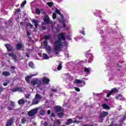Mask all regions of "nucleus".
I'll return each mask as SVG.
<instances>
[{
    "mask_svg": "<svg viewBox=\"0 0 126 126\" xmlns=\"http://www.w3.org/2000/svg\"><path fill=\"white\" fill-rule=\"evenodd\" d=\"M58 40H56L54 43V49L55 51H59L60 49L63 47V42H62V40L63 41H65V36L63 32H60L58 35Z\"/></svg>",
    "mask_w": 126,
    "mask_h": 126,
    "instance_id": "obj_1",
    "label": "nucleus"
},
{
    "mask_svg": "<svg viewBox=\"0 0 126 126\" xmlns=\"http://www.w3.org/2000/svg\"><path fill=\"white\" fill-rule=\"evenodd\" d=\"M43 46L45 47V49L47 52V54H51L52 53V48L50 46H48V40H45L43 42Z\"/></svg>",
    "mask_w": 126,
    "mask_h": 126,
    "instance_id": "obj_2",
    "label": "nucleus"
},
{
    "mask_svg": "<svg viewBox=\"0 0 126 126\" xmlns=\"http://www.w3.org/2000/svg\"><path fill=\"white\" fill-rule=\"evenodd\" d=\"M108 115L109 113H108V112L103 111L101 112L98 117L99 120H101V121H99V123H103V119H104V118H106V116H108Z\"/></svg>",
    "mask_w": 126,
    "mask_h": 126,
    "instance_id": "obj_3",
    "label": "nucleus"
},
{
    "mask_svg": "<svg viewBox=\"0 0 126 126\" xmlns=\"http://www.w3.org/2000/svg\"><path fill=\"white\" fill-rule=\"evenodd\" d=\"M38 109L37 108L31 109L28 112V115L29 116V117H33V116H35V115L38 113Z\"/></svg>",
    "mask_w": 126,
    "mask_h": 126,
    "instance_id": "obj_4",
    "label": "nucleus"
},
{
    "mask_svg": "<svg viewBox=\"0 0 126 126\" xmlns=\"http://www.w3.org/2000/svg\"><path fill=\"white\" fill-rule=\"evenodd\" d=\"M119 92V90L117 89L116 88H114L111 89V91L108 93V94L107 95V98H109L113 93H118Z\"/></svg>",
    "mask_w": 126,
    "mask_h": 126,
    "instance_id": "obj_5",
    "label": "nucleus"
},
{
    "mask_svg": "<svg viewBox=\"0 0 126 126\" xmlns=\"http://www.w3.org/2000/svg\"><path fill=\"white\" fill-rule=\"evenodd\" d=\"M5 48L7 49V52H12L13 50V46L9 43H6L4 44Z\"/></svg>",
    "mask_w": 126,
    "mask_h": 126,
    "instance_id": "obj_6",
    "label": "nucleus"
},
{
    "mask_svg": "<svg viewBox=\"0 0 126 126\" xmlns=\"http://www.w3.org/2000/svg\"><path fill=\"white\" fill-rule=\"evenodd\" d=\"M36 75H38V73L32 74L30 76H27V77H25V80L26 82H27V83H29V82H30L31 78H32V76H36Z\"/></svg>",
    "mask_w": 126,
    "mask_h": 126,
    "instance_id": "obj_7",
    "label": "nucleus"
},
{
    "mask_svg": "<svg viewBox=\"0 0 126 126\" xmlns=\"http://www.w3.org/2000/svg\"><path fill=\"white\" fill-rule=\"evenodd\" d=\"M54 111L57 114V113H60V112H62L63 111V109H62V107H61V106L57 105L54 107Z\"/></svg>",
    "mask_w": 126,
    "mask_h": 126,
    "instance_id": "obj_8",
    "label": "nucleus"
},
{
    "mask_svg": "<svg viewBox=\"0 0 126 126\" xmlns=\"http://www.w3.org/2000/svg\"><path fill=\"white\" fill-rule=\"evenodd\" d=\"M32 85H36L37 84H41V80L36 79L35 80H32L31 82Z\"/></svg>",
    "mask_w": 126,
    "mask_h": 126,
    "instance_id": "obj_9",
    "label": "nucleus"
},
{
    "mask_svg": "<svg viewBox=\"0 0 126 126\" xmlns=\"http://www.w3.org/2000/svg\"><path fill=\"white\" fill-rule=\"evenodd\" d=\"M11 91L12 92H17V91H18L19 92H21V93H22V92H23V90H22V88L20 87H16L13 89L11 90Z\"/></svg>",
    "mask_w": 126,
    "mask_h": 126,
    "instance_id": "obj_10",
    "label": "nucleus"
},
{
    "mask_svg": "<svg viewBox=\"0 0 126 126\" xmlns=\"http://www.w3.org/2000/svg\"><path fill=\"white\" fill-rule=\"evenodd\" d=\"M16 49L19 51H22V49H23V45H22V43H18L16 45Z\"/></svg>",
    "mask_w": 126,
    "mask_h": 126,
    "instance_id": "obj_11",
    "label": "nucleus"
},
{
    "mask_svg": "<svg viewBox=\"0 0 126 126\" xmlns=\"http://www.w3.org/2000/svg\"><path fill=\"white\" fill-rule=\"evenodd\" d=\"M8 56L9 57H11L15 62H17V56L14 53H9Z\"/></svg>",
    "mask_w": 126,
    "mask_h": 126,
    "instance_id": "obj_12",
    "label": "nucleus"
},
{
    "mask_svg": "<svg viewBox=\"0 0 126 126\" xmlns=\"http://www.w3.org/2000/svg\"><path fill=\"white\" fill-rule=\"evenodd\" d=\"M55 13H57V14H59L61 17V19H63L64 18V16H63V15L61 12L60 10H59L58 8H56L55 10Z\"/></svg>",
    "mask_w": 126,
    "mask_h": 126,
    "instance_id": "obj_13",
    "label": "nucleus"
},
{
    "mask_svg": "<svg viewBox=\"0 0 126 126\" xmlns=\"http://www.w3.org/2000/svg\"><path fill=\"white\" fill-rule=\"evenodd\" d=\"M13 124V119L8 120L6 124V126H11Z\"/></svg>",
    "mask_w": 126,
    "mask_h": 126,
    "instance_id": "obj_14",
    "label": "nucleus"
},
{
    "mask_svg": "<svg viewBox=\"0 0 126 126\" xmlns=\"http://www.w3.org/2000/svg\"><path fill=\"white\" fill-rule=\"evenodd\" d=\"M42 82L43 83H45V84H48L50 82V79L44 77L42 79Z\"/></svg>",
    "mask_w": 126,
    "mask_h": 126,
    "instance_id": "obj_15",
    "label": "nucleus"
},
{
    "mask_svg": "<svg viewBox=\"0 0 126 126\" xmlns=\"http://www.w3.org/2000/svg\"><path fill=\"white\" fill-rule=\"evenodd\" d=\"M32 23L34 24V26H35V28H37L38 27V25L39 24V21H37L36 19H33Z\"/></svg>",
    "mask_w": 126,
    "mask_h": 126,
    "instance_id": "obj_16",
    "label": "nucleus"
},
{
    "mask_svg": "<svg viewBox=\"0 0 126 126\" xmlns=\"http://www.w3.org/2000/svg\"><path fill=\"white\" fill-rule=\"evenodd\" d=\"M102 108L104 109V110H110V106H109L107 104L104 103L102 105Z\"/></svg>",
    "mask_w": 126,
    "mask_h": 126,
    "instance_id": "obj_17",
    "label": "nucleus"
},
{
    "mask_svg": "<svg viewBox=\"0 0 126 126\" xmlns=\"http://www.w3.org/2000/svg\"><path fill=\"white\" fill-rule=\"evenodd\" d=\"M43 20L46 24H48V23H49V21H50V17L46 15Z\"/></svg>",
    "mask_w": 126,
    "mask_h": 126,
    "instance_id": "obj_18",
    "label": "nucleus"
},
{
    "mask_svg": "<svg viewBox=\"0 0 126 126\" xmlns=\"http://www.w3.org/2000/svg\"><path fill=\"white\" fill-rule=\"evenodd\" d=\"M39 114L40 116H45V115H46V111H45L44 109L41 108L39 111Z\"/></svg>",
    "mask_w": 126,
    "mask_h": 126,
    "instance_id": "obj_19",
    "label": "nucleus"
},
{
    "mask_svg": "<svg viewBox=\"0 0 126 126\" xmlns=\"http://www.w3.org/2000/svg\"><path fill=\"white\" fill-rule=\"evenodd\" d=\"M57 115L58 116V117L60 118H63V116H64V113L63 112V111H62L60 113H57Z\"/></svg>",
    "mask_w": 126,
    "mask_h": 126,
    "instance_id": "obj_20",
    "label": "nucleus"
},
{
    "mask_svg": "<svg viewBox=\"0 0 126 126\" xmlns=\"http://www.w3.org/2000/svg\"><path fill=\"white\" fill-rule=\"evenodd\" d=\"M19 105H24L25 104V100L24 99H21L18 101Z\"/></svg>",
    "mask_w": 126,
    "mask_h": 126,
    "instance_id": "obj_21",
    "label": "nucleus"
},
{
    "mask_svg": "<svg viewBox=\"0 0 126 126\" xmlns=\"http://www.w3.org/2000/svg\"><path fill=\"white\" fill-rule=\"evenodd\" d=\"M70 124H72V120L71 119H68L67 120V122H66V126H69Z\"/></svg>",
    "mask_w": 126,
    "mask_h": 126,
    "instance_id": "obj_22",
    "label": "nucleus"
},
{
    "mask_svg": "<svg viewBox=\"0 0 126 126\" xmlns=\"http://www.w3.org/2000/svg\"><path fill=\"white\" fill-rule=\"evenodd\" d=\"M2 74L4 76H10V73L8 71H3L2 72Z\"/></svg>",
    "mask_w": 126,
    "mask_h": 126,
    "instance_id": "obj_23",
    "label": "nucleus"
},
{
    "mask_svg": "<svg viewBox=\"0 0 126 126\" xmlns=\"http://www.w3.org/2000/svg\"><path fill=\"white\" fill-rule=\"evenodd\" d=\"M26 122H27V119H26V117H23L22 119H21V123L23 125H25V123H26Z\"/></svg>",
    "mask_w": 126,
    "mask_h": 126,
    "instance_id": "obj_24",
    "label": "nucleus"
},
{
    "mask_svg": "<svg viewBox=\"0 0 126 126\" xmlns=\"http://www.w3.org/2000/svg\"><path fill=\"white\" fill-rule=\"evenodd\" d=\"M35 99H37V100H40L42 99V95L39 94H36L35 95Z\"/></svg>",
    "mask_w": 126,
    "mask_h": 126,
    "instance_id": "obj_25",
    "label": "nucleus"
},
{
    "mask_svg": "<svg viewBox=\"0 0 126 126\" xmlns=\"http://www.w3.org/2000/svg\"><path fill=\"white\" fill-rule=\"evenodd\" d=\"M28 65L31 67V68H34V63L32 62H30L29 63Z\"/></svg>",
    "mask_w": 126,
    "mask_h": 126,
    "instance_id": "obj_26",
    "label": "nucleus"
},
{
    "mask_svg": "<svg viewBox=\"0 0 126 126\" xmlns=\"http://www.w3.org/2000/svg\"><path fill=\"white\" fill-rule=\"evenodd\" d=\"M84 81H82L81 80H79V79H76L75 81V83H76V84H80V83H83Z\"/></svg>",
    "mask_w": 126,
    "mask_h": 126,
    "instance_id": "obj_27",
    "label": "nucleus"
},
{
    "mask_svg": "<svg viewBox=\"0 0 126 126\" xmlns=\"http://www.w3.org/2000/svg\"><path fill=\"white\" fill-rule=\"evenodd\" d=\"M51 36L50 35H45L43 37V39H44V40H49V39H51Z\"/></svg>",
    "mask_w": 126,
    "mask_h": 126,
    "instance_id": "obj_28",
    "label": "nucleus"
},
{
    "mask_svg": "<svg viewBox=\"0 0 126 126\" xmlns=\"http://www.w3.org/2000/svg\"><path fill=\"white\" fill-rule=\"evenodd\" d=\"M35 13L36 14H37V15H40V14H41V11H40V9H39L38 8H36Z\"/></svg>",
    "mask_w": 126,
    "mask_h": 126,
    "instance_id": "obj_29",
    "label": "nucleus"
},
{
    "mask_svg": "<svg viewBox=\"0 0 126 126\" xmlns=\"http://www.w3.org/2000/svg\"><path fill=\"white\" fill-rule=\"evenodd\" d=\"M43 58L44 59V60H49V57H48V55L46 54H43Z\"/></svg>",
    "mask_w": 126,
    "mask_h": 126,
    "instance_id": "obj_30",
    "label": "nucleus"
},
{
    "mask_svg": "<svg viewBox=\"0 0 126 126\" xmlns=\"http://www.w3.org/2000/svg\"><path fill=\"white\" fill-rule=\"evenodd\" d=\"M47 5H48V6H49V7H52V6H53V5H54V2H53L52 1L48 2Z\"/></svg>",
    "mask_w": 126,
    "mask_h": 126,
    "instance_id": "obj_31",
    "label": "nucleus"
},
{
    "mask_svg": "<svg viewBox=\"0 0 126 126\" xmlns=\"http://www.w3.org/2000/svg\"><path fill=\"white\" fill-rule=\"evenodd\" d=\"M122 97H123V95H122L121 94H118L116 95L115 99H116L117 100H119V98H122Z\"/></svg>",
    "mask_w": 126,
    "mask_h": 126,
    "instance_id": "obj_32",
    "label": "nucleus"
},
{
    "mask_svg": "<svg viewBox=\"0 0 126 126\" xmlns=\"http://www.w3.org/2000/svg\"><path fill=\"white\" fill-rule=\"evenodd\" d=\"M31 35V33L29 32V31H27V35L29 39H31V37H30V35Z\"/></svg>",
    "mask_w": 126,
    "mask_h": 126,
    "instance_id": "obj_33",
    "label": "nucleus"
},
{
    "mask_svg": "<svg viewBox=\"0 0 126 126\" xmlns=\"http://www.w3.org/2000/svg\"><path fill=\"white\" fill-rule=\"evenodd\" d=\"M62 67H63V66H62V63H60L57 67L58 70H61L62 69Z\"/></svg>",
    "mask_w": 126,
    "mask_h": 126,
    "instance_id": "obj_34",
    "label": "nucleus"
},
{
    "mask_svg": "<svg viewBox=\"0 0 126 126\" xmlns=\"http://www.w3.org/2000/svg\"><path fill=\"white\" fill-rule=\"evenodd\" d=\"M84 71L86 73H88V72H90V70H89V69L88 68L85 67V68H84Z\"/></svg>",
    "mask_w": 126,
    "mask_h": 126,
    "instance_id": "obj_35",
    "label": "nucleus"
},
{
    "mask_svg": "<svg viewBox=\"0 0 126 126\" xmlns=\"http://www.w3.org/2000/svg\"><path fill=\"white\" fill-rule=\"evenodd\" d=\"M26 4V0L24 1L21 4V7H23Z\"/></svg>",
    "mask_w": 126,
    "mask_h": 126,
    "instance_id": "obj_36",
    "label": "nucleus"
},
{
    "mask_svg": "<svg viewBox=\"0 0 126 126\" xmlns=\"http://www.w3.org/2000/svg\"><path fill=\"white\" fill-rule=\"evenodd\" d=\"M52 18L53 19H56L57 18V14L56 13H54L52 15Z\"/></svg>",
    "mask_w": 126,
    "mask_h": 126,
    "instance_id": "obj_37",
    "label": "nucleus"
},
{
    "mask_svg": "<svg viewBox=\"0 0 126 126\" xmlns=\"http://www.w3.org/2000/svg\"><path fill=\"white\" fill-rule=\"evenodd\" d=\"M62 22L63 23V27L65 28L66 26V25L65 24V23H64V19H62Z\"/></svg>",
    "mask_w": 126,
    "mask_h": 126,
    "instance_id": "obj_38",
    "label": "nucleus"
},
{
    "mask_svg": "<svg viewBox=\"0 0 126 126\" xmlns=\"http://www.w3.org/2000/svg\"><path fill=\"white\" fill-rule=\"evenodd\" d=\"M74 89L75 90V91H77V92H80V89L76 87H74Z\"/></svg>",
    "mask_w": 126,
    "mask_h": 126,
    "instance_id": "obj_39",
    "label": "nucleus"
},
{
    "mask_svg": "<svg viewBox=\"0 0 126 126\" xmlns=\"http://www.w3.org/2000/svg\"><path fill=\"white\" fill-rule=\"evenodd\" d=\"M6 81H7L6 83H4L3 84V86H7L8 83H9V80H7Z\"/></svg>",
    "mask_w": 126,
    "mask_h": 126,
    "instance_id": "obj_40",
    "label": "nucleus"
},
{
    "mask_svg": "<svg viewBox=\"0 0 126 126\" xmlns=\"http://www.w3.org/2000/svg\"><path fill=\"white\" fill-rule=\"evenodd\" d=\"M33 105H37V104H39V101L38 100H35L33 103Z\"/></svg>",
    "mask_w": 126,
    "mask_h": 126,
    "instance_id": "obj_41",
    "label": "nucleus"
},
{
    "mask_svg": "<svg viewBox=\"0 0 126 126\" xmlns=\"http://www.w3.org/2000/svg\"><path fill=\"white\" fill-rule=\"evenodd\" d=\"M10 106L11 107H14V102L10 101Z\"/></svg>",
    "mask_w": 126,
    "mask_h": 126,
    "instance_id": "obj_42",
    "label": "nucleus"
},
{
    "mask_svg": "<svg viewBox=\"0 0 126 126\" xmlns=\"http://www.w3.org/2000/svg\"><path fill=\"white\" fill-rule=\"evenodd\" d=\"M3 90H4V88H2V87H0V95L1 93L2 92V91H3Z\"/></svg>",
    "mask_w": 126,
    "mask_h": 126,
    "instance_id": "obj_43",
    "label": "nucleus"
},
{
    "mask_svg": "<svg viewBox=\"0 0 126 126\" xmlns=\"http://www.w3.org/2000/svg\"><path fill=\"white\" fill-rule=\"evenodd\" d=\"M30 27L31 29H33L34 28V26L33 25H32L31 23H29Z\"/></svg>",
    "mask_w": 126,
    "mask_h": 126,
    "instance_id": "obj_44",
    "label": "nucleus"
},
{
    "mask_svg": "<svg viewBox=\"0 0 126 126\" xmlns=\"http://www.w3.org/2000/svg\"><path fill=\"white\" fill-rule=\"evenodd\" d=\"M56 124H57V125L60 126V125H61V121H60V120H57L56 121Z\"/></svg>",
    "mask_w": 126,
    "mask_h": 126,
    "instance_id": "obj_45",
    "label": "nucleus"
},
{
    "mask_svg": "<svg viewBox=\"0 0 126 126\" xmlns=\"http://www.w3.org/2000/svg\"><path fill=\"white\" fill-rule=\"evenodd\" d=\"M114 121H112L108 126H114Z\"/></svg>",
    "mask_w": 126,
    "mask_h": 126,
    "instance_id": "obj_46",
    "label": "nucleus"
},
{
    "mask_svg": "<svg viewBox=\"0 0 126 126\" xmlns=\"http://www.w3.org/2000/svg\"><path fill=\"white\" fill-rule=\"evenodd\" d=\"M20 11H21V9H20V8H17L16 10V12H20Z\"/></svg>",
    "mask_w": 126,
    "mask_h": 126,
    "instance_id": "obj_47",
    "label": "nucleus"
},
{
    "mask_svg": "<svg viewBox=\"0 0 126 126\" xmlns=\"http://www.w3.org/2000/svg\"><path fill=\"white\" fill-rule=\"evenodd\" d=\"M26 57H27V58H29L30 57L29 52H27L26 53Z\"/></svg>",
    "mask_w": 126,
    "mask_h": 126,
    "instance_id": "obj_48",
    "label": "nucleus"
},
{
    "mask_svg": "<svg viewBox=\"0 0 126 126\" xmlns=\"http://www.w3.org/2000/svg\"><path fill=\"white\" fill-rule=\"evenodd\" d=\"M53 92H58V89H52L51 90Z\"/></svg>",
    "mask_w": 126,
    "mask_h": 126,
    "instance_id": "obj_49",
    "label": "nucleus"
},
{
    "mask_svg": "<svg viewBox=\"0 0 126 126\" xmlns=\"http://www.w3.org/2000/svg\"><path fill=\"white\" fill-rule=\"evenodd\" d=\"M51 117H53V118H55L56 116L55 115V113L54 112L51 113Z\"/></svg>",
    "mask_w": 126,
    "mask_h": 126,
    "instance_id": "obj_50",
    "label": "nucleus"
},
{
    "mask_svg": "<svg viewBox=\"0 0 126 126\" xmlns=\"http://www.w3.org/2000/svg\"><path fill=\"white\" fill-rule=\"evenodd\" d=\"M7 109H8V110H9V111H12V108H11V107H9V106H8V107H7Z\"/></svg>",
    "mask_w": 126,
    "mask_h": 126,
    "instance_id": "obj_51",
    "label": "nucleus"
},
{
    "mask_svg": "<svg viewBox=\"0 0 126 126\" xmlns=\"http://www.w3.org/2000/svg\"><path fill=\"white\" fill-rule=\"evenodd\" d=\"M44 126H48V123H47V122H44Z\"/></svg>",
    "mask_w": 126,
    "mask_h": 126,
    "instance_id": "obj_52",
    "label": "nucleus"
},
{
    "mask_svg": "<svg viewBox=\"0 0 126 126\" xmlns=\"http://www.w3.org/2000/svg\"><path fill=\"white\" fill-rule=\"evenodd\" d=\"M26 98L27 99H29L30 98V94H28L27 96H26Z\"/></svg>",
    "mask_w": 126,
    "mask_h": 126,
    "instance_id": "obj_53",
    "label": "nucleus"
},
{
    "mask_svg": "<svg viewBox=\"0 0 126 126\" xmlns=\"http://www.w3.org/2000/svg\"><path fill=\"white\" fill-rule=\"evenodd\" d=\"M11 69H13V70H14L15 69V67L14 66H11Z\"/></svg>",
    "mask_w": 126,
    "mask_h": 126,
    "instance_id": "obj_54",
    "label": "nucleus"
},
{
    "mask_svg": "<svg viewBox=\"0 0 126 126\" xmlns=\"http://www.w3.org/2000/svg\"><path fill=\"white\" fill-rule=\"evenodd\" d=\"M78 123V121H73L72 120V124H75V123Z\"/></svg>",
    "mask_w": 126,
    "mask_h": 126,
    "instance_id": "obj_55",
    "label": "nucleus"
},
{
    "mask_svg": "<svg viewBox=\"0 0 126 126\" xmlns=\"http://www.w3.org/2000/svg\"><path fill=\"white\" fill-rule=\"evenodd\" d=\"M47 114H48V115H50V114H51V110H48L47 111Z\"/></svg>",
    "mask_w": 126,
    "mask_h": 126,
    "instance_id": "obj_56",
    "label": "nucleus"
},
{
    "mask_svg": "<svg viewBox=\"0 0 126 126\" xmlns=\"http://www.w3.org/2000/svg\"><path fill=\"white\" fill-rule=\"evenodd\" d=\"M20 24L22 26H23V25H24V22H20Z\"/></svg>",
    "mask_w": 126,
    "mask_h": 126,
    "instance_id": "obj_57",
    "label": "nucleus"
},
{
    "mask_svg": "<svg viewBox=\"0 0 126 126\" xmlns=\"http://www.w3.org/2000/svg\"><path fill=\"white\" fill-rule=\"evenodd\" d=\"M126 116H124V117H123L122 120H123V121H126Z\"/></svg>",
    "mask_w": 126,
    "mask_h": 126,
    "instance_id": "obj_58",
    "label": "nucleus"
},
{
    "mask_svg": "<svg viewBox=\"0 0 126 126\" xmlns=\"http://www.w3.org/2000/svg\"><path fill=\"white\" fill-rule=\"evenodd\" d=\"M83 119V117L82 116L78 117V119L79 120H82Z\"/></svg>",
    "mask_w": 126,
    "mask_h": 126,
    "instance_id": "obj_59",
    "label": "nucleus"
},
{
    "mask_svg": "<svg viewBox=\"0 0 126 126\" xmlns=\"http://www.w3.org/2000/svg\"><path fill=\"white\" fill-rule=\"evenodd\" d=\"M66 57H67V58H69V54H66Z\"/></svg>",
    "mask_w": 126,
    "mask_h": 126,
    "instance_id": "obj_60",
    "label": "nucleus"
},
{
    "mask_svg": "<svg viewBox=\"0 0 126 126\" xmlns=\"http://www.w3.org/2000/svg\"><path fill=\"white\" fill-rule=\"evenodd\" d=\"M46 27H42V30H46Z\"/></svg>",
    "mask_w": 126,
    "mask_h": 126,
    "instance_id": "obj_61",
    "label": "nucleus"
},
{
    "mask_svg": "<svg viewBox=\"0 0 126 126\" xmlns=\"http://www.w3.org/2000/svg\"><path fill=\"white\" fill-rule=\"evenodd\" d=\"M42 14H44V15H46V12H45L44 11H43Z\"/></svg>",
    "mask_w": 126,
    "mask_h": 126,
    "instance_id": "obj_62",
    "label": "nucleus"
},
{
    "mask_svg": "<svg viewBox=\"0 0 126 126\" xmlns=\"http://www.w3.org/2000/svg\"><path fill=\"white\" fill-rule=\"evenodd\" d=\"M83 35H85V32H84V31H82V33Z\"/></svg>",
    "mask_w": 126,
    "mask_h": 126,
    "instance_id": "obj_63",
    "label": "nucleus"
},
{
    "mask_svg": "<svg viewBox=\"0 0 126 126\" xmlns=\"http://www.w3.org/2000/svg\"><path fill=\"white\" fill-rule=\"evenodd\" d=\"M114 126H119V125L116 123V124H115L114 125Z\"/></svg>",
    "mask_w": 126,
    "mask_h": 126,
    "instance_id": "obj_64",
    "label": "nucleus"
}]
</instances>
